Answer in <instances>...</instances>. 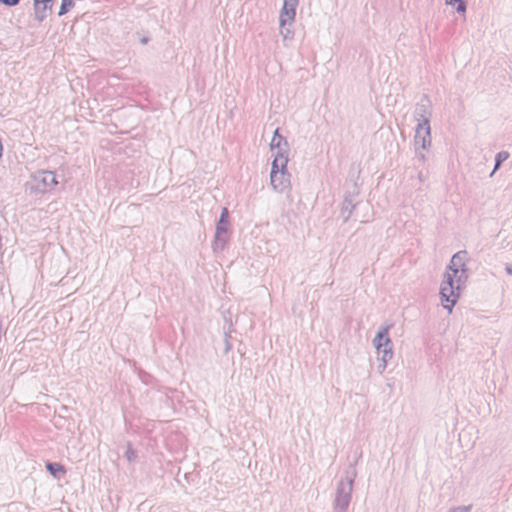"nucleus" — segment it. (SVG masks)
Masks as SVG:
<instances>
[{"mask_svg": "<svg viewBox=\"0 0 512 512\" xmlns=\"http://www.w3.org/2000/svg\"><path fill=\"white\" fill-rule=\"evenodd\" d=\"M468 261V252L461 250L455 253L444 274L440 287V297L443 307L450 313L456 304L462 286L468 279L466 262Z\"/></svg>", "mask_w": 512, "mask_h": 512, "instance_id": "nucleus-1", "label": "nucleus"}, {"mask_svg": "<svg viewBox=\"0 0 512 512\" xmlns=\"http://www.w3.org/2000/svg\"><path fill=\"white\" fill-rule=\"evenodd\" d=\"M356 475V469L351 466L345 470L344 477L337 483L333 502V507L336 512H346L348 509L352 498Z\"/></svg>", "mask_w": 512, "mask_h": 512, "instance_id": "nucleus-2", "label": "nucleus"}, {"mask_svg": "<svg viewBox=\"0 0 512 512\" xmlns=\"http://www.w3.org/2000/svg\"><path fill=\"white\" fill-rule=\"evenodd\" d=\"M390 326L381 328L373 339V344L378 353L381 354L379 360L381 364L378 365L379 373H383L387 367V363L393 357L392 342L388 336Z\"/></svg>", "mask_w": 512, "mask_h": 512, "instance_id": "nucleus-3", "label": "nucleus"}, {"mask_svg": "<svg viewBox=\"0 0 512 512\" xmlns=\"http://www.w3.org/2000/svg\"><path fill=\"white\" fill-rule=\"evenodd\" d=\"M56 175L52 171L40 170L33 173L26 183V189L31 193H46L57 185Z\"/></svg>", "mask_w": 512, "mask_h": 512, "instance_id": "nucleus-4", "label": "nucleus"}, {"mask_svg": "<svg viewBox=\"0 0 512 512\" xmlns=\"http://www.w3.org/2000/svg\"><path fill=\"white\" fill-rule=\"evenodd\" d=\"M228 218V210L227 208H223L216 226L215 238L212 245L214 251H222L224 249L227 241Z\"/></svg>", "mask_w": 512, "mask_h": 512, "instance_id": "nucleus-5", "label": "nucleus"}, {"mask_svg": "<svg viewBox=\"0 0 512 512\" xmlns=\"http://www.w3.org/2000/svg\"><path fill=\"white\" fill-rule=\"evenodd\" d=\"M431 116V101L427 95H423L420 101L415 106L414 119L417 121V125H430Z\"/></svg>", "mask_w": 512, "mask_h": 512, "instance_id": "nucleus-6", "label": "nucleus"}, {"mask_svg": "<svg viewBox=\"0 0 512 512\" xmlns=\"http://www.w3.org/2000/svg\"><path fill=\"white\" fill-rule=\"evenodd\" d=\"M414 145L421 150H427L431 146V126L417 125L415 129Z\"/></svg>", "mask_w": 512, "mask_h": 512, "instance_id": "nucleus-7", "label": "nucleus"}, {"mask_svg": "<svg viewBox=\"0 0 512 512\" xmlns=\"http://www.w3.org/2000/svg\"><path fill=\"white\" fill-rule=\"evenodd\" d=\"M297 6L298 3L284 0L283 7L279 17V23L281 26L293 24L296 16Z\"/></svg>", "mask_w": 512, "mask_h": 512, "instance_id": "nucleus-8", "label": "nucleus"}, {"mask_svg": "<svg viewBox=\"0 0 512 512\" xmlns=\"http://www.w3.org/2000/svg\"><path fill=\"white\" fill-rule=\"evenodd\" d=\"M271 151L275 152V154L282 153L284 155H288V142L286 138H284L279 133V128L274 131L272 140L270 142Z\"/></svg>", "mask_w": 512, "mask_h": 512, "instance_id": "nucleus-9", "label": "nucleus"}, {"mask_svg": "<svg viewBox=\"0 0 512 512\" xmlns=\"http://www.w3.org/2000/svg\"><path fill=\"white\" fill-rule=\"evenodd\" d=\"M270 181L273 189L282 193L290 186V174L286 171L278 175H270Z\"/></svg>", "mask_w": 512, "mask_h": 512, "instance_id": "nucleus-10", "label": "nucleus"}, {"mask_svg": "<svg viewBox=\"0 0 512 512\" xmlns=\"http://www.w3.org/2000/svg\"><path fill=\"white\" fill-rule=\"evenodd\" d=\"M52 3L53 2H34V17L35 19L41 23L44 21L48 14L52 10Z\"/></svg>", "mask_w": 512, "mask_h": 512, "instance_id": "nucleus-11", "label": "nucleus"}, {"mask_svg": "<svg viewBox=\"0 0 512 512\" xmlns=\"http://www.w3.org/2000/svg\"><path fill=\"white\" fill-rule=\"evenodd\" d=\"M287 163H288V155H284L282 153L275 154L274 160L272 162L271 166V172L270 175H278L280 172H286L287 171Z\"/></svg>", "mask_w": 512, "mask_h": 512, "instance_id": "nucleus-12", "label": "nucleus"}, {"mask_svg": "<svg viewBox=\"0 0 512 512\" xmlns=\"http://www.w3.org/2000/svg\"><path fill=\"white\" fill-rule=\"evenodd\" d=\"M354 208H355V205L352 202V200H349V199L344 200V202L342 204V208H341V214H342L345 222L350 218Z\"/></svg>", "mask_w": 512, "mask_h": 512, "instance_id": "nucleus-13", "label": "nucleus"}, {"mask_svg": "<svg viewBox=\"0 0 512 512\" xmlns=\"http://www.w3.org/2000/svg\"><path fill=\"white\" fill-rule=\"evenodd\" d=\"M508 158H509V153L507 151H500L499 153H497L496 157H495L494 169H493L491 175H493L500 168L501 164L504 161H506Z\"/></svg>", "mask_w": 512, "mask_h": 512, "instance_id": "nucleus-14", "label": "nucleus"}, {"mask_svg": "<svg viewBox=\"0 0 512 512\" xmlns=\"http://www.w3.org/2000/svg\"><path fill=\"white\" fill-rule=\"evenodd\" d=\"M280 34L283 37L284 41L292 40L294 36V31L291 28V25L287 24L284 26L280 25Z\"/></svg>", "mask_w": 512, "mask_h": 512, "instance_id": "nucleus-15", "label": "nucleus"}, {"mask_svg": "<svg viewBox=\"0 0 512 512\" xmlns=\"http://www.w3.org/2000/svg\"><path fill=\"white\" fill-rule=\"evenodd\" d=\"M73 6H74V3L72 0H62V4L60 6L58 15L62 16L64 14H66L70 10V8H72Z\"/></svg>", "mask_w": 512, "mask_h": 512, "instance_id": "nucleus-16", "label": "nucleus"}, {"mask_svg": "<svg viewBox=\"0 0 512 512\" xmlns=\"http://www.w3.org/2000/svg\"><path fill=\"white\" fill-rule=\"evenodd\" d=\"M47 469L53 476H57L58 472H64L63 466L58 463H48Z\"/></svg>", "mask_w": 512, "mask_h": 512, "instance_id": "nucleus-17", "label": "nucleus"}, {"mask_svg": "<svg viewBox=\"0 0 512 512\" xmlns=\"http://www.w3.org/2000/svg\"><path fill=\"white\" fill-rule=\"evenodd\" d=\"M125 457L129 462H133L137 457L136 452L134 451V449L132 448L130 443H128V445H127Z\"/></svg>", "mask_w": 512, "mask_h": 512, "instance_id": "nucleus-18", "label": "nucleus"}, {"mask_svg": "<svg viewBox=\"0 0 512 512\" xmlns=\"http://www.w3.org/2000/svg\"><path fill=\"white\" fill-rule=\"evenodd\" d=\"M421 148L415 147L416 150V157L419 161L425 162L426 161V155L423 151H420Z\"/></svg>", "mask_w": 512, "mask_h": 512, "instance_id": "nucleus-19", "label": "nucleus"}, {"mask_svg": "<svg viewBox=\"0 0 512 512\" xmlns=\"http://www.w3.org/2000/svg\"><path fill=\"white\" fill-rule=\"evenodd\" d=\"M458 5L456 7V11L458 13H465L466 12V4L463 2V0L457 1Z\"/></svg>", "mask_w": 512, "mask_h": 512, "instance_id": "nucleus-20", "label": "nucleus"}, {"mask_svg": "<svg viewBox=\"0 0 512 512\" xmlns=\"http://www.w3.org/2000/svg\"><path fill=\"white\" fill-rule=\"evenodd\" d=\"M20 0H0V3L5 4L7 6H14L19 3Z\"/></svg>", "mask_w": 512, "mask_h": 512, "instance_id": "nucleus-21", "label": "nucleus"}, {"mask_svg": "<svg viewBox=\"0 0 512 512\" xmlns=\"http://www.w3.org/2000/svg\"><path fill=\"white\" fill-rule=\"evenodd\" d=\"M506 272H507L509 275H512V265H508V266H506Z\"/></svg>", "mask_w": 512, "mask_h": 512, "instance_id": "nucleus-22", "label": "nucleus"}, {"mask_svg": "<svg viewBox=\"0 0 512 512\" xmlns=\"http://www.w3.org/2000/svg\"><path fill=\"white\" fill-rule=\"evenodd\" d=\"M147 42H148V39H147V38H143V39H141V43H142V44H146Z\"/></svg>", "mask_w": 512, "mask_h": 512, "instance_id": "nucleus-23", "label": "nucleus"}, {"mask_svg": "<svg viewBox=\"0 0 512 512\" xmlns=\"http://www.w3.org/2000/svg\"><path fill=\"white\" fill-rule=\"evenodd\" d=\"M230 349V345L229 343H227V346H226V352Z\"/></svg>", "mask_w": 512, "mask_h": 512, "instance_id": "nucleus-24", "label": "nucleus"}]
</instances>
